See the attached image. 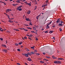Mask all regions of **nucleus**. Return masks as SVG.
Returning a JSON list of instances; mask_svg holds the SVG:
<instances>
[{
	"label": "nucleus",
	"mask_w": 65,
	"mask_h": 65,
	"mask_svg": "<svg viewBox=\"0 0 65 65\" xmlns=\"http://www.w3.org/2000/svg\"><path fill=\"white\" fill-rule=\"evenodd\" d=\"M52 21H51L48 24V25H50V24H51V23H52Z\"/></svg>",
	"instance_id": "33"
},
{
	"label": "nucleus",
	"mask_w": 65,
	"mask_h": 65,
	"mask_svg": "<svg viewBox=\"0 0 65 65\" xmlns=\"http://www.w3.org/2000/svg\"><path fill=\"white\" fill-rule=\"evenodd\" d=\"M0 39L1 40H2V41L3 40V38H0Z\"/></svg>",
	"instance_id": "36"
},
{
	"label": "nucleus",
	"mask_w": 65,
	"mask_h": 65,
	"mask_svg": "<svg viewBox=\"0 0 65 65\" xmlns=\"http://www.w3.org/2000/svg\"><path fill=\"white\" fill-rule=\"evenodd\" d=\"M29 25H31V26H32V25H33L32 24V23H30L29 24Z\"/></svg>",
	"instance_id": "43"
},
{
	"label": "nucleus",
	"mask_w": 65,
	"mask_h": 65,
	"mask_svg": "<svg viewBox=\"0 0 65 65\" xmlns=\"http://www.w3.org/2000/svg\"><path fill=\"white\" fill-rule=\"evenodd\" d=\"M26 20L27 21H30V19H29V18H26Z\"/></svg>",
	"instance_id": "9"
},
{
	"label": "nucleus",
	"mask_w": 65,
	"mask_h": 65,
	"mask_svg": "<svg viewBox=\"0 0 65 65\" xmlns=\"http://www.w3.org/2000/svg\"><path fill=\"white\" fill-rule=\"evenodd\" d=\"M24 56L26 57H29V55H28L27 53L24 54Z\"/></svg>",
	"instance_id": "3"
},
{
	"label": "nucleus",
	"mask_w": 65,
	"mask_h": 65,
	"mask_svg": "<svg viewBox=\"0 0 65 65\" xmlns=\"http://www.w3.org/2000/svg\"><path fill=\"white\" fill-rule=\"evenodd\" d=\"M22 7H23V6H22V5L18 7L17 8V10H19V11H22V9L21 8Z\"/></svg>",
	"instance_id": "1"
},
{
	"label": "nucleus",
	"mask_w": 65,
	"mask_h": 65,
	"mask_svg": "<svg viewBox=\"0 0 65 65\" xmlns=\"http://www.w3.org/2000/svg\"><path fill=\"white\" fill-rule=\"evenodd\" d=\"M31 32L32 33H36V32H34V31H31Z\"/></svg>",
	"instance_id": "32"
},
{
	"label": "nucleus",
	"mask_w": 65,
	"mask_h": 65,
	"mask_svg": "<svg viewBox=\"0 0 65 65\" xmlns=\"http://www.w3.org/2000/svg\"><path fill=\"white\" fill-rule=\"evenodd\" d=\"M33 29H34V30L35 31L36 30V28L35 27H33Z\"/></svg>",
	"instance_id": "25"
},
{
	"label": "nucleus",
	"mask_w": 65,
	"mask_h": 65,
	"mask_svg": "<svg viewBox=\"0 0 65 65\" xmlns=\"http://www.w3.org/2000/svg\"><path fill=\"white\" fill-rule=\"evenodd\" d=\"M12 5H13V6H14V7L15 6H16L15 4H12Z\"/></svg>",
	"instance_id": "31"
},
{
	"label": "nucleus",
	"mask_w": 65,
	"mask_h": 65,
	"mask_svg": "<svg viewBox=\"0 0 65 65\" xmlns=\"http://www.w3.org/2000/svg\"><path fill=\"white\" fill-rule=\"evenodd\" d=\"M38 40V39L37 38H36V40Z\"/></svg>",
	"instance_id": "56"
},
{
	"label": "nucleus",
	"mask_w": 65,
	"mask_h": 65,
	"mask_svg": "<svg viewBox=\"0 0 65 65\" xmlns=\"http://www.w3.org/2000/svg\"><path fill=\"white\" fill-rule=\"evenodd\" d=\"M60 23H61V24H62V23H63V22H62V21H61Z\"/></svg>",
	"instance_id": "58"
},
{
	"label": "nucleus",
	"mask_w": 65,
	"mask_h": 65,
	"mask_svg": "<svg viewBox=\"0 0 65 65\" xmlns=\"http://www.w3.org/2000/svg\"><path fill=\"white\" fill-rule=\"evenodd\" d=\"M41 30H42V31H43V30H44V29H43V28H42L41 29Z\"/></svg>",
	"instance_id": "61"
},
{
	"label": "nucleus",
	"mask_w": 65,
	"mask_h": 65,
	"mask_svg": "<svg viewBox=\"0 0 65 65\" xmlns=\"http://www.w3.org/2000/svg\"><path fill=\"white\" fill-rule=\"evenodd\" d=\"M9 11H10V10H9V9H7L6 10V11L7 12H9Z\"/></svg>",
	"instance_id": "16"
},
{
	"label": "nucleus",
	"mask_w": 65,
	"mask_h": 65,
	"mask_svg": "<svg viewBox=\"0 0 65 65\" xmlns=\"http://www.w3.org/2000/svg\"><path fill=\"white\" fill-rule=\"evenodd\" d=\"M48 2V1H46V4H47Z\"/></svg>",
	"instance_id": "37"
},
{
	"label": "nucleus",
	"mask_w": 65,
	"mask_h": 65,
	"mask_svg": "<svg viewBox=\"0 0 65 65\" xmlns=\"http://www.w3.org/2000/svg\"><path fill=\"white\" fill-rule=\"evenodd\" d=\"M36 18H37V20H38V16H37Z\"/></svg>",
	"instance_id": "59"
},
{
	"label": "nucleus",
	"mask_w": 65,
	"mask_h": 65,
	"mask_svg": "<svg viewBox=\"0 0 65 65\" xmlns=\"http://www.w3.org/2000/svg\"><path fill=\"white\" fill-rule=\"evenodd\" d=\"M15 45L16 46H18V45H19V44L18 43H16L15 44Z\"/></svg>",
	"instance_id": "30"
},
{
	"label": "nucleus",
	"mask_w": 65,
	"mask_h": 65,
	"mask_svg": "<svg viewBox=\"0 0 65 65\" xmlns=\"http://www.w3.org/2000/svg\"><path fill=\"white\" fill-rule=\"evenodd\" d=\"M2 51L4 52H5V53H7V50H6V49L3 50Z\"/></svg>",
	"instance_id": "8"
},
{
	"label": "nucleus",
	"mask_w": 65,
	"mask_h": 65,
	"mask_svg": "<svg viewBox=\"0 0 65 65\" xmlns=\"http://www.w3.org/2000/svg\"><path fill=\"white\" fill-rule=\"evenodd\" d=\"M52 58H53L54 59V58H55V56H53Z\"/></svg>",
	"instance_id": "48"
},
{
	"label": "nucleus",
	"mask_w": 65,
	"mask_h": 65,
	"mask_svg": "<svg viewBox=\"0 0 65 65\" xmlns=\"http://www.w3.org/2000/svg\"><path fill=\"white\" fill-rule=\"evenodd\" d=\"M26 1V0H23L22 1L23 2H24V1Z\"/></svg>",
	"instance_id": "62"
},
{
	"label": "nucleus",
	"mask_w": 65,
	"mask_h": 65,
	"mask_svg": "<svg viewBox=\"0 0 65 65\" xmlns=\"http://www.w3.org/2000/svg\"><path fill=\"white\" fill-rule=\"evenodd\" d=\"M0 30L1 31H2V32H3V30L2 29V28H0Z\"/></svg>",
	"instance_id": "22"
},
{
	"label": "nucleus",
	"mask_w": 65,
	"mask_h": 65,
	"mask_svg": "<svg viewBox=\"0 0 65 65\" xmlns=\"http://www.w3.org/2000/svg\"><path fill=\"white\" fill-rule=\"evenodd\" d=\"M17 64H18V65H21V64L20 63H17Z\"/></svg>",
	"instance_id": "41"
},
{
	"label": "nucleus",
	"mask_w": 65,
	"mask_h": 65,
	"mask_svg": "<svg viewBox=\"0 0 65 65\" xmlns=\"http://www.w3.org/2000/svg\"><path fill=\"white\" fill-rule=\"evenodd\" d=\"M31 55H33V54H34L35 53L34 52H30Z\"/></svg>",
	"instance_id": "11"
},
{
	"label": "nucleus",
	"mask_w": 65,
	"mask_h": 65,
	"mask_svg": "<svg viewBox=\"0 0 65 65\" xmlns=\"http://www.w3.org/2000/svg\"><path fill=\"white\" fill-rule=\"evenodd\" d=\"M35 52H37V50H35L34 51Z\"/></svg>",
	"instance_id": "53"
},
{
	"label": "nucleus",
	"mask_w": 65,
	"mask_h": 65,
	"mask_svg": "<svg viewBox=\"0 0 65 65\" xmlns=\"http://www.w3.org/2000/svg\"><path fill=\"white\" fill-rule=\"evenodd\" d=\"M26 36H28V37H30V35H26Z\"/></svg>",
	"instance_id": "47"
},
{
	"label": "nucleus",
	"mask_w": 65,
	"mask_h": 65,
	"mask_svg": "<svg viewBox=\"0 0 65 65\" xmlns=\"http://www.w3.org/2000/svg\"><path fill=\"white\" fill-rule=\"evenodd\" d=\"M24 3H25L26 4H28V3L26 1V2H24Z\"/></svg>",
	"instance_id": "35"
},
{
	"label": "nucleus",
	"mask_w": 65,
	"mask_h": 65,
	"mask_svg": "<svg viewBox=\"0 0 65 65\" xmlns=\"http://www.w3.org/2000/svg\"><path fill=\"white\" fill-rule=\"evenodd\" d=\"M36 55H38V56H39V55H40V54H38V53H37V54H36Z\"/></svg>",
	"instance_id": "45"
},
{
	"label": "nucleus",
	"mask_w": 65,
	"mask_h": 65,
	"mask_svg": "<svg viewBox=\"0 0 65 65\" xmlns=\"http://www.w3.org/2000/svg\"><path fill=\"white\" fill-rule=\"evenodd\" d=\"M46 58H47L48 59H49L50 58V57H47V56H46Z\"/></svg>",
	"instance_id": "38"
},
{
	"label": "nucleus",
	"mask_w": 65,
	"mask_h": 65,
	"mask_svg": "<svg viewBox=\"0 0 65 65\" xmlns=\"http://www.w3.org/2000/svg\"><path fill=\"white\" fill-rule=\"evenodd\" d=\"M27 60H28V61H31V58H30V57L28 58L27 59Z\"/></svg>",
	"instance_id": "13"
},
{
	"label": "nucleus",
	"mask_w": 65,
	"mask_h": 65,
	"mask_svg": "<svg viewBox=\"0 0 65 65\" xmlns=\"http://www.w3.org/2000/svg\"><path fill=\"white\" fill-rule=\"evenodd\" d=\"M57 57H54V59H57Z\"/></svg>",
	"instance_id": "60"
},
{
	"label": "nucleus",
	"mask_w": 65,
	"mask_h": 65,
	"mask_svg": "<svg viewBox=\"0 0 65 65\" xmlns=\"http://www.w3.org/2000/svg\"><path fill=\"white\" fill-rule=\"evenodd\" d=\"M28 38L29 39H30V40H32V39L31 38H30V37H28Z\"/></svg>",
	"instance_id": "40"
},
{
	"label": "nucleus",
	"mask_w": 65,
	"mask_h": 65,
	"mask_svg": "<svg viewBox=\"0 0 65 65\" xmlns=\"http://www.w3.org/2000/svg\"><path fill=\"white\" fill-rule=\"evenodd\" d=\"M24 25L26 26H28V25L27 24H24Z\"/></svg>",
	"instance_id": "50"
},
{
	"label": "nucleus",
	"mask_w": 65,
	"mask_h": 65,
	"mask_svg": "<svg viewBox=\"0 0 65 65\" xmlns=\"http://www.w3.org/2000/svg\"><path fill=\"white\" fill-rule=\"evenodd\" d=\"M27 54L28 55H29V56H31V53H28Z\"/></svg>",
	"instance_id": "19"
},
{
	"label": "nucleus",
	"mask_w": 65,
	"mask_h": 65,
	"mask_svg": "<svg viewBox=\"0 0 65 65\" xmlns=\"http://www.w3.org/2000/svg\"><path fill=\"white\" fill-rule=\"evenodd\" d=\"M60 19H58L56 22L57 23H60Z\"/></svg>",
	"instance_id": "7"
},
{
	"label": "nucleus",
	"mask_w": 65,
	"mask_h": 65,
	"mask_svg": "<svg viewBox=\"0 0 65 65\" xmlns=\"http://www.w3.org/2000/svg\"><path fill=\"white\" fill-rule=\"evenodd\" d=\"M40 63H44V61H40Z\"/></svg>",
	"instance_id": "26"
},
{
	"label": "nucleus",
	"mask_w": 65,
	"mask_h": 65,
	"mask_svg": "<svg viewBox=\"0 0 65 65\" xmlns=\"http://www.w3.org/2000/svg\"><path fill=\"white\" fill-rule=\"evenodd\" d=\"M58 26H60V27H62L63 26V24H61L60 23H59V24L58 25Z\"/></svg>",
	"instance_id": "6"
},
{
	"label": "nucleus",
	"mask_w": 65,
	"mask_h": 65,
	"mask_svg": "<svg viewBox=\"0 0 65 65\" xmlns=\"http://www.w3.org/2000/svg\"><path fill=\"white\" fill-rule=\"evenodd\" d=\"M54 62L55 64H61V61H54Z\"/></svg>",
	"instance_id": "2"
},
{
	"label": "nucleus",
	"mask_w": 65,
	"mask_h": 65,
	"mask_svg": "<svg viewBox=\"0 0 65 65\" xmlns=\"http://www.w3.org/2000/svg\"><path fill=\"white\" fill-rule=\"evenodd\" d=\"M4 5H6V3H4Z\"/></svg>",
	"instance_id": "57"
},
{
	"label": "nucleus",
	"mask_w": 65,
	"mask_h": 65,
	"mask_svg": "<svg viewBox=\"0 0 65 65\" xmlns=\"http://www.w3.org/2000/svg\"><path fill=\"white\" fill-rule=\"evenodd\" d=\"M42 7H44V8H45V7H44V5L42 6Z\"/></svg>",
	"instance_id": "51"
},
{
	"label": "nucleus",
	"mask_w": 65,
	"mask_h": 65,
	"mask_svg": "<svg viewBox=\"0 0 65 65\" xmlns=\"http://www.w3.org/2000/svg\"><path fill=\"white\" fill-rule=\"evenodd\" d=\"M59 31H60V32H61L62 31V29H61V28H59Z\"/></svg>",
	"instance_id": "27"
},
{
	"label": "nucleus",
	"mask_w": 65,
	"mask_h": 65,
	"mask_svg": "<svg viewBox=\"0 0 65 65\" xmlns=\"http://www.w3.org/2000/svg\"><path fill=\"white\" fill-rule=\"evenodd\" d=\"M16 2H17V3H20L21 2H20L19 1H18V0L16 1Z\"/></svg>",
	"instance_id": "18"
},
{
	"label": "nucleus",
	"mask_w": 65,
	"mask_h": 65,
	"mask_svg": "<svg viewBox=\"0 0 65 65\" xmlns=\"http://www.w3.org/2000/svg\"><path fill=\"white\" fill-rule=\"evenodd\" d=\"M34 3H35V4H37V2L36 0H34L33 1Z\"/></svg>",
	"instance_id": "5"
},
{
	"label": "nucleus",
	"mask_w": 65,
	"mask_h": 65,
	"mask_svg": "<svg viewBox=\"0 0 65 65\" xmlns=\"http://www.w3.org/2000/svg\"><path fill=\"white\" fill-rule=\"evenodd\" d=\"M58 60H64V59L63 58H59L58 59Z\"/></svg>",
	"instance_id": "20"
},
{
	"label": "nucleus",
	"mask_w": 65,
	"mask_h": 65,
	"mask_svg": "<svg viewBox=\"0 0 65 65\" xmlns=\"http://www.w3.org/2000/svg\"><path fill=\"white\" fill-rule=\"evenodd\" d=\"M27 13V14H30V13H31V11L30 10H28Z\"/></svg>",
	"instance_id": "4"
},
{
	"label": "nucleus",
	"mask_w": 65,
	"mask_h": 65,
	"mask_svg": "<svg viewBox=\"0 0 65 65\" xmlns=\"http://www.w3.org/2000/svg\"><path fill=\"white\" fill-rule=\"evenodd\" d=\"M27 37H24V39H27Z\"/></svg>",
	"instance_id": "55"
},
{
	"label": "nucleus",
	"mask_w": 65,
	"mask_h": 65,
	"mask_svg": "<svg viewBox=\"0 0 65 65\" xmlns=\"http://www.w3.org/2000/svg\"><path fill=\"white\" fill-rule=\"evenodd\" d=\"M43 55H45V53H43Z\"/></svg>",
	"instance_id": "54"
},
{
	"label": "nucleus",
	"mask_w": 65,
	"mask_h": 65,
	"mask_svg": "<svg viewBox=\"0 0 65 65\" xmlns=\"http://www.w3.org/2000/svg\"><path fill=\"white\" fill-rule=\"evenodd\" d=\"M8 22H10V23H13V21H12L10 20H9L8 21Z\"/></svg>",
	"instance_id": "14"
},
{
	"label": "nucleus",
	"mask_w": 65,
	"mask_h": 65,
	"mask_svg": "<svg viewBox=\"0 0 65 65\" xmlns=\"http://www.w3.org/2000/svg\"><path fill=\"white\" fill-rule=\"evenodd\" d=\"M27 29H30L31 30L32 29V28L30 27H27Z\"/></svg>",
	"instance_id": "24"
},
{
	"label": "nucleus",
	"mask_w": 65,
	"mask_h": 65,
	"mask_svg": "<svg viewBox=\"0 0 65 65\" xmlns=\"http://www.w3.org/2000/svg\"><path fill=\"white\" fill-rule=\"evenodd\" d=\"M24 30L25 31H28V30L26 29H24Z\"/></svg>",
	"instance_id": "28"
},
{
	"label": "nucleus",
	"mask_w": 65,
	"mask_h": 65,
	"mask_svg": "<svg viewBox=\"0 0 65 65\" xmlns=\"http://www.w3.org/2000/svg\"><path fill=\"white\" fill-rule=\"evenodd\" d=\"M43 32H45V33H48V31H43Z\"/></svg>",
	"instance_id": "21"
},
{
	"label": "nucleus",
	"mask_w": 65,
	"mask_h": 65,
	"mask_svg": "<svg viewBox=\"0 0 65 65\" xmlns=\"http://www.w3.org/2000/svg\"><path fill=\"white\" fill-rule=\"evenodd\" d=\"M19 45H20L21 44H22V43H21L20 42L19 43Z\"/></svg>",
	"instance_id": "44"
},
{
	"label": "nucleus",
	"mask_w": 65,
	"mask_h": 65,
	"mask_svg": "<svg viewBox=\"0 0 65 65\" xmlns=\"http://www.w3.org/2000/svg\"><path fill=\"white\" fill-rule=\"evenodd\" d=\"M2 46H3L4 47H6V46L5 45H2Z\"/></svg>",
	"instance_id": "10"
},
{
	"label": "nucleus",
	"mask_w": 65,
	"mask_h": 65,
	"mask_svg": "<svg viewBox=\"0 0 65 65\" xmlns=\"http://www.w3.org/2000/svg\"><path fill=\"white\" fill-rule=\"evenodd\" d=\"M18 51V52H20L21 51V50L20 49H17Z\"/></svg>",
	"instance_id": "29"
},
{
	"label": "nucleus",
	"mask_w": 65,
	"mask_h": 65,
	"mask_svg": "<svg viewBox=\"0 0 65 65\" xmlns=\"http://www.w3.org/2000/svg\"><path fill=\"white\" fill-rule=\"evenodd\" d=\"M31 48H32V49H33V48H33V47H31Z\"/></svg>",
	"instance_id": "63"
},
{
	"label": "nucleus",
	"mask_w": 65,
	"mask_h": 65,
	"mask_svg": "<svg viewBox=\"0 0 65 65\" xmlns=\"http://www.w3.org/2000/svg\"><path fill=\"white\" fill-rule=\"evenodd\" d=\"M50 28V26H48V25L47 24V25L46 28H47V29H48V28Z\"/></svg>",
	"instance_id": "15"
},
{
	"label": "nucleus",
	"mask_w": 65,
	"mask_h": 65,
	"mask_svg": "<svg viewBox=\"0 0 65 65\" xmlns=\"http://www.w3.org/2000/svg\"><path fill=\"white\" fill-rule=\"evenodd\" d=\"M8 18L9 19V20H10V17H9V16H8Z\"/></svg>",
	"instance_id": "39"
},
{
	"label": "nucleus",
	"mask_w": 65,
	"mask_h": 65,
	"mask_svg": "<svg viewBox=\"0 0 65 65\" xmlns=\"http://www.w3.org/2000/svg\"><path fill=\"white\" fill-rule=\"evenodd\" d=\"M54 31H53L52 30H51L50 31V32H49V33H50V34H51V33H53V32Z\"/></svg>",
	"instance_id": "17"
},
{
	"label": "nucleus",
	"mask_w": 65,
	"mask_h": 65,
	"mask_svg": "<svg viewBox=\"0 0 65 65\" xmlns=\"http://www.w3.org/2000/svg\"><path fill=\"white\" fill-rule=\"evenodd\" d=\"M55 27V25H54L52 26V27H53V28H54Z\"/></svg>",
	"instance_id": "49"
},
{
	"label": "nucleus",
	"mask_w": 65,
	"mask_h": 65,
	"mask_svg": "<svg viewBox=\"0 0 65 65\" xmlns=\"http://www.w3.org/2000/svg\"><path fill=\"white\" fill-rule=\"evenodd\" d=\"M37 7L36 6H35V8L34 9V10H36V9H37Z\"/></svg>",
	"instance_id": "23"
},
{
	"label": "nucleus",
	"mask_w": 65,
	"mask_h": 65,
	"mask_svg": "<svg viewBox=\"0 0 65 65\" xmlns=\"http://www.w3.org/2000/svg\"><path fill=\"white\" fill-rule=\"evenodd\" d=\"M26 50L27 51H28V52L29 51H30V50H29L28 49H27Z\"/></svg>",
	"instance_id": "46"
},
{
	"label": "nucleus",
	"mask_w": 65,
	"mask_h": 65,
	"mask_svg": "<svg viewBox=\"0 0 65 65\" xmlns=\"http://www.w3.org/2000/svg\"><path fill=\"white\" fill-rule=\"evenodd\" d=\"M26 5H29V6H31V5L30 3H28L27 4H26Z\"/></svg>",
	"instance_id": "12"
},
{
	"label": "nucleus",
	"mask_w": 65,
	"mask_h": 65,
	"mask_svg": "<svg viewBox=\"0 0 65 65\" xmlns=\"http://www.w3.org/2000/svg\"><path fill=\"white\" fill-rule=\"evenodd\" d=\"M13 19H14V18H11L10 19V20H13Z\"/></svg>",
	"instance_id": "52"
},
{
	"label": "nucleus",
	"mask_w": 65,
	"mask_h": 65,
	"mask_svg": "<svg viewBox=\"0 0 65 65\" xmlns=\"http://www.w3.org/2000/svg\"><path fill=\"white\" fill-rule=\"evenodd\" d=\"M25 65H27V63H25Z\"/></svg>",
	"instance_id": "64"
},
{
	"label": "nucleus",
	"mask_w": 65,
	"mask_h": 65,
	"mask_svg": "<svg viewBox=\"0 0 65 65\" xmlns=\"http://www.w3.org/2000/svg\"><path fill=\"white\" fill-rule=\"evenodd\" d=\"M32 36H33V35H29V37H32Z\"/></svg>",
	"instance_id": "34"
},
{
	"label": "nucleus",
	"mask_w": 65,
	"mask_h": 65,
	"mask_svg": "<svg viewBox=\"0 0 65 65\" xmlns=\"http://www.w3.org/2000/svg\"><path fill=\"white\" fill-rule=\"evenodd\" d=\"M44 5V7H45V6H46L47 5V4H45V5Z\"/></svg>",
	"instance_id": "42"
}]
</instances>
